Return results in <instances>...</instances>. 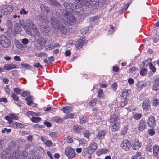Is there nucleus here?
Returning a JSON list of instances; mask_svg holds the SVG:
<instances>
[{"label": "nucleus", "instance_id": "bf43d9fd", "mask_svg": "<svg viewBox=\"0 0 159 159\" xmlns=\"http://www.w3.org/2000/svg\"><path fill=\"white\" fill-rule=\"evenodd\" d=\"M20 14L21 15H26L28 14V12L27 11L25 10L24 8H22V9L20 11Z\"/></svg>", "mask_w": 159, "mask_h": 159}, {"label": "nucleus", "instance_id": "7ed1b4c3", "mask_svg": "<svg viewBox=\"0 0 159 159\" xmlns=\"http://www.w3.org/2000/svg\"><path fill=\"white\" fill-rule=\"evenodd\" d=\"M61 19L62 22L68 25H70L71 22H75L76 20L73 15L70 13L67 15L64 16Z\"/></svg>", "mask_w": 159, "mask_h": 159}, {"label": "nucleus", "instance_id": "c756f323", "mask_svg": "<svg viewBox=\"0 0 159 159\" xmlns=\"http://www.w3.org/2000/svg\"><path fill=\"white\" fill-rule=\"evenodd\" d=\"M133 117L136 120H139L142 117V114L136 112L133 113Z\"/></svg>", "mask_w": 159, "mask_h": 159}, {"label": "nucleus", "instance_id": "680f3d73", "mask_svg": "<svg viewBox=\"0 0 159 159\" xmlns=\"http://www.w3.org/2000/svg\"><path fill=\"white\" fill-rule=\"evenodd\" d=\"M141 153L140 152H136V154L134 155L133 156L134 157H135L137 159L138 157H140L141 156Z\"/></svg>", "mask_w": 159, "mask_h": 159}, {"label": "nucleus", "instance_id": "a211bd4d", "mask_svg": "<svg viewBox=\"0 0 159 159\" xmlns=\"http://www.w3.org/2000/svg\"><path fill=\"white\" fill-rule=\"evenodd\" d=\"M33 97L31 96H28L25 98V100L27 102V104L28 105L34 107L35 105L33 103Z\"/></svg>", "mask_w": 159, "mask_h": 159}, {"label": "nucleus", "instance_id": "393cba45", "mask_svg": "<svg viewBox=\"0 0 159 159\" xmlns=\"http://www.w3.org/2000/svg\"><path fill=\"white\" fill-rule=\"evenodd\" d=\"M26 115L29 118L31 117H32L34 116H37L38 115V113L30 111H28L27 112Z\"/></svg>", "mask_w": 159, "mask_h": 159}, {"label": "nucleus", "instance_id": "e2e57ef3", "mask_svg": "<svg viewBox=\"0 0 159 159\" xmlns=\"http://www.w3.org/2000/svg\"><path fill=\"white\" fill-rule=\"evenodd\" d=\"M128 95V93L127 92H124L122 93V97L125 99L127 98V97Z\"/></svg>", "mask_w": 159, "mask_h": 159}, {"label": "nucleus", "instance_id": "774afa93", "mask_svg": "<svg viewBox=\"0 0 159 159\" xmlns=\"http://www.w3.org/2000/svg\"><path fill=\"white\" fill-rule=\"evenodd\" d=\"M2 80L3 82L5 84H7L9 82V80L7 78H2Z\"/></svg>", "mask_w": 159, "mask_h": 159}, {"label": "nucleus", "instance_id": "c85d7f7f", "mask_svg": "<svg viewBox=\"0 0 159 159\" xmlns=\"http://www.w3.org/2000/svg\"><path fill=\"white\" fill-rule=\"evenodd\" d=\"M72 109L70 106H66L63 108L61 110L64 113H67L70 111H72Z\"/></svg>", "mask_w": 159, "mask_h": 159}, {"label": "nucleus", "instance_id": "8fccbe9b", "mask_svg": "<svg viewBox=\"0 0 159 159\" xmlns=\"http://www.w3.org/2000/svg\"><path fill=\"white\" fill-rule=\"evenodd\" d=\"M97 101V99H94L93 100H91L89 102V104L91 106H94L96 104V102Z\"/></svg>", "mask_w": 159, "mask_h": 159}, {"label": "nucleus", "instance_id": "9d476101", "mask_svg": "<svg viewBox=\"0 0 159 159\" xmlns=\"http://www.w3.org/2000/svg\"><path fill=\"white\" fill-rule=\"evenodd\" d=\"M153 155L157 157V159H159V146L157 145H154L153 147Z\"/></svg>", "mask_w": 159, "mask_h": 159}, {"label": "nucleus", "instance_id": "58836bf2", "mask_svg": "<svg viewBox=\"0 0 159 159\" xmlns=\"http://www.w3.org/2000/svg\"><path fill=\"white\" fill-rule=\"evenodd\" d=\"M11 97L15 101H17L19 100V97L18 96L14 93H12L11 94Z\"/></svg>", "mask_w": 159, "mask_h": 159}, {"label": "nucleus", "instance_id": "f257e3e1", "mask_svg": "<svg viewBox=\"0 0 159 159\" xmlns=\"http://www.w3.org/2000/svg\"><path fill=\"white\" fill-rule=\"evenodd\" d=\"M51 16L50 23L52 26L55 29H57L58 31L61 34H65L66 31V30L65 29L64 26L58 21V18H61V15L59 12H56Z\"/></svg>", "mask_w": 159, "mask_h": 159}, {"label": "nucleus", "instance_id": "6e6552de", "mask_svg": "<svg viewBox=\"0 0 159 159\" xmlns=\"http://www.w3.org/2000/svg\"><path fill=\"white\" fill-rule=\"evenodd\" d=\"M122 148L125 150H128L131 147V143L127 140H124L121 144Z\"/></svg>", "mask_w": 159, "mask_h": 159}, {"label": "nucleus", "instance_id": "0e129e2a", "mask_svg": "<svg viewBox=\"0 0 159 159\" xmlns=\"http://www.w3.org/2000/svg\"><path fill=\"white\" fill-rule=\"evenodd\" d=\"M0 102H3L5 103H6L7 102V100L6 98L2 97L0 98Z\"/></svg>", "mask_w": 159, "mask_h": 159}, {"label": "nucleus", "instance_id": "f3484780", "mask_svg": "<svg viewBox=\"0 0 159 159\" xmlns=\"http://www.w3.org/2000/svg\"><path fill=\"white\" fill-rule=\"evenodd\" d=\"M17 66L16 65L13 64H6L4 65L3 68L6 70H10L11 69H15Z\"/></svg>", "mask_w": 159, "mask_h": 159}, {"label": "nucleus", "instance_id": "c03bdc74", "mask_svg": "<svg viewBox=\"0 0 159 159\" xmlns=\"http://www.w3.org/2000/svg\"><path fill=\"white\" fill-rule=\"evenodd\" d=\"M21 42L23 44L25 45L29 43V40L27 39L24 38L21 40Z\"/></svg>", "mask_w": 159, "mask_h": 159}, {"label": "nucleus", "instance_id": "09e8293b", "mask_svg": "<svg viewBox=\"0 0 159 159\" xmlns=\"http://www.w3.org/2000/svg\"><path fill=\"white\" fill-rule=\"evenodd\" d=\"M149 68L153 72H154L156 71V68L152 63H151L149 65Z\"/></svg>", "mask_w": 159, "mask_h": 159}, {"label": "nucleus", "instance_id": "052dcab7", "mask_svg": "<svg viewBox=\"0 0 159 159\" xmlns=\"http://www.w3.org/2000/svg\"><path fill=\"white\" fill-rule=\"evenodd\" d=\"M29 93V91H24L22 93L21 95L22 97H25L28 95Z\"/></svg>", "mask_w": 159, "mask_h": 159}, {"label": "nucleus", "instance_id": "13d9d810", "mask_svg": "<svg viewBox=\"0 0 159 159\" xmlns=\"http://www.w3.org/2000/svg\"><path fill=\"white\" fill-rule=\"evenodd\" d=\"M117 84L115 83L111 85V88L114 91H116V90Z\"/></svg>", "mask_w": 159, "mask_h": 159}, {"label": "nucleus", "instance_id": "69168bd1", "mask_svg": "<svg viewBox=\"0 0 159 159\" xmlns=\"http://www.w3.org/2000/svg\"><path fill=\"white\" fill-rule=\"evenodd\" d=\"M14 60L16 61H21L20 57L18 56H15L14 57Z\"/></svg>", "mask_w": 159, "mask_h": 159}, {"label": "nucleus", "instance_id": "1a4fd4ad", "mask_svg": "<svg viewBox=\"0 0 159 159\" xmlns=\"http://www.w3.org/2000/svg\"><path fill=\"white\" fill-rule=\"evenodd\" d=\"M146 126V123L145 120H141L137 126L138 129L139 131H143L145 129Z\"/></svg>", "mask_w": 159, "mask_h": 159}, {"label": "nucleus", "instance_id": "ddd939ff", "mask_svg": "<svg viewBox=\"0 0 159 159\" xmlns=\"http://www.w3.org/2000/svg\"><path fill=\"white\" fill-rule=\"evenodd\" d=\"M97 148L96 143L93 142L91 143L88 147L87 149L89 153H92L93 150H94Z\"/></svg>", "mask_w": 159, "mask_h": 159}, {"label": "nucleus", "instance_id": "aec40b11", "mask_svg": "<svg viewBox=\"0 0 159 159\" xmlns=\"http://www.w3.org/2000/svg\"><path fill=\"white\" fill-rule=\"evenodd\" d=\"M105 134V132L104 131H99L96 135L97 138L101 140L104 139V137Z\"/></svg>", "mask_w": 159, "mask_h": 159}, {"label": "nucleus", "instance_id": "49530a36", "mask_svg": "<svg viewBox=\"0 0 159 159\" xmlns=\"http://www.w3.org/2000/svg\"><path fill=\"white\" fill-rule=\"evenodd\" d=\"M21 155L22 158H25L27 157L28 155V153L25 150H23L22 151Z\"/></svg>", "mask_w": 159, "mask_h": 159}, {"label": "nucleus", "instance_id": "2eb2a0df", "mask_svg": "<svg viewBox=\"0 0 159 159\" xmlns=\"http://www.w3.org/2000/svg\"><path fill=\"white\" fill-rule=\"evenodd\" d=\"M86 43V41L83 38L80 39L76 42L75 46L77 48L79 49L82 47L83 45Z\"/></svg>", "mask_w": 159, "mask_h": 159}, {"label": "nucleus", "instance_id": "423d86ee", "mask_svg": "<svg viewBox=\"0 0 159 159\" xmlns=\"http://www.w3.org/2000/svg\"><path fill=\"white\" fill-rule=\"evenodd\" d=\"M13 10V7L12 5H5L2 7L1 12L4 15H7L11 13Z\"/></svg>", "mask_w": 159, "mask_h": 159}, {"label": "nucleus", "instance_id": "f8f14e48", "mask_svg": "<svg viewBox=\"0 0 159 159\" xmlns=\"http://www.w3.org/2000/svg\"><path fill=\"white\" fill-rule=\"evenodd\" d=\"M150 100L146 99L144 100L143 103L142 107L145 110H147L150 107Z\"/></svg>", "mask_w": 159, "mask_h": 159}, {"label": "nucleus", "instance_id": "cd10ccee", "mask_svg": "<svg viewBox=\"0 0 159 159\" xmlns=\"http://www.w3.org/2000/svg\"><path fill=\"white\" fill-rule=\"evenodd\" d=\"M64 6L65 8V9L66 10H68V11L69 12L71 11L72 7L71 5L67 2H65L64 3Z\"/></svg>", "mask_w": 159, "mask_h": 159}, {"label": "nucleus", "instance_id": "5fc2aeb1", "mask_svg": "<svg viewBox=\"0 0 159 159\" xmlns=\"http://www.w3.org/2000/svg\"><path fill=\"white\" fill-rule=\"evenodd\" d=\"M21 66L22 67L27 69H29L30 68V66L27 63H21Z\"/></svg>", "mask_w": 159, "mask_h": 159}, {"label": "nucleus", "instance_id": "e433bc0d", "mask_svg": "<svg viewBox=\"0 0 159 159\" xmlns=\"http://www.w3.org/2000/svg\"><path fill=\"white\" fill-rule=\"evenodd\" d=\"M13 91L17 94H19L21 92V89L18 88H15L13 89Z\"/></svg>", "mask_w": 159, "mask_h": 159}, {"label": "nucleus", "instance_id": "4c0bfd02", "mask_svg": "<svg viewBox=\"0 0 159 159\" xmlns=\"http://www.w3.org/2000/svg\"><path fill=\"white\" fill-rule=\"evenodd\" d=\"M51 3L53 5L56 6H60V5L59 4L58 2H57L56 0H49Z\"/></svg>", "mask_w": 159, "mask_h": 159}, {"label": "nucleus", "instance_id": "864d4df0", "mask_svg": "<svg viewBox=\"0 0 159 159\" xmlns=\"http://www.w3.org/2000/svg\"><path fill=\"white\" fill-rule=\"evenodd\" d=\"M103 91L102 89H100L98 92V98L101 97L103 95Z\"/></svg>", "mask_w": 159, "mask_h": 159}, {"label": "nucleus", "instance_id": "603ef678", "mask_svg": "<svg viewBox=\"0 0 159 159\" xmlns=\"http://www.w3.org/2000/svg\"><path fill=\"white\" fill-rule=\"evenodd\" d=\"M44 144H45L47 146L50 147L52 145V142L51 141L49 140H47L44 143Z\"/></svg>", "mask_w": 159, "mask_h": 159}, {"label": "nucleus", "instance_id": "f03ea898", "mask_svg": "<svg viewBox=\"0 0 159 159\" xmlns=\"http://www.w3.org/2000/svg\"><path fill=\"white\" fill-rule=\"evenodd\" d=\"M26 23V25H24V30L26 32L29 34H31V29H32L34 34L37 36H39L40 33L32 21L29 19L27 20Z\"/></svg>", "mask_w": 159, "mask_h": 159}, {"label": "nucleus", "instance_id": "de8ad7c7", "mask_svg": "<svg viewBox=\"0 0 159 159\" xmlns=\"http://www.w3.org/2000/svg\"><path fill=\"white\" fill-rule=\"evenodd\" d=\"M148 132L150 136H153L155 134V131L153 129H148Z\"/></svg>", "mask_w": 159, "mask_h": 159}, {"label": "nucleus", "instance_id": "4d7b16f0", "mask_svg": "<svg viewBox=\"0 0 159 159\" xmlns=\"http://www.w3.org/2000/svg\"><path fill=\"white\" fill-rule=\"evenodd\" d=\"M84 134L85 137L89 139V136L90 135L89 132V131L85 130L84 131Z\"/></svg>", "mask_w": 159, "mask_h": 159}, {"label": "nucleus", "instance_id": "338daca9", "mask_svg": "<svg viewBox=\"0 0 159 159\" xmlns=\"http://www.w3.org/2000/svg\"><path fill=\"white\" fill-rule=\"evenodd\" d=\"M71 6L72 7V9H76L77 8V5L75 2H73L71 4Z\"/></svg>", "mask_w": 159, "mask_h": 159}, {"label": "nucleus", "instance_id": "4468645a", "mask_svg": "<svg viewBox=\"0 0 159 159\" xmlns=\"http://www.w3.org/2000/svg\"><path fill=\"white\" fill-rule=\"evenodd\" d=\"M9 126L15 129H18L19 128H23L24 127V125L21 123L15 122L13 123H12V124H10Z\"/></svg>", "mask_w": 159, "mask_h": 159}, {"label": "nucleus", "instance_id": "bb28decb", "mask_svg": "<svg viewBox=\"0 0 159 159\" xmlns=\"http://www.w3.org/2000/svg\"><path fill=\"white\" fill-rule=\"evenodd\" d=\"M73 129L76 132L79 133L81 131L82 127L80 125H75L73 126Z\"/></svg>", "mask_w": 159, "mask_h": 159}, {"label": "nucleus", "instance_id": "a878e982", "mask_svg": "<svg viewBox=\"0 0 159 159\" xmlns=\"http://www.w3.org/2000/svg\"><path fill=\"white\" fill-rule=\"evenodd\" d=\"M81 1L80 3L78 2L79 4H84L85 6L88 7L91 4V1L90 0H80Z\"/></svg>", "mask_w": 159, "mask_h": 159}, {"label": "nucleus", "instance_id": "79ce46f5", "mask_svg": "<svg viewBox=\"0 0 159 159\" xmlns=\"http://www.w3.org/2000/svg\"><path fill=\"white\" fill-rule=\"evenodd\" d=\"M61 12L62 14L63 15V16L67 15L69 13V12L68 11V10H66V9L63 10L61 9Z\"/></svg>", "mask_w": 159, "mask_h": 159}, {"label": "nucleus", "instance_id": "c9c22d12", "mask_svg": "<svg viewBox=\"0 0 159 159\" xmlns=\"http://www.w3.org/2000/svg\"><path fill=\"white\" fill-rule=\"evenodd\" d=\"M147 70L145 68H143L141 69L140 72V75L143 76H145L147 74Z\"/></svg>", "mask_w": 159, "mask_h": 159}, {"label": "nucleus", "instance_id": "f704fd0d", "mask_svg": "<svg viewBox=\"0 0 159 159\" xmlns=\"http://www.w3.org/2000/svg\"><path fill=\"white\" fill-rule=\"evenodd\" d=\"M4 89L6 93L9 96L10 95V89L9 88V86L8 85H6L4 87Z\"/></svg>", "mask_w": 159, "mask_h": 159}, {"label": "nucleus", "instance_id": "3c124183", "mask_svg": "<svg viewBox=\"0 0 159 159\" xmlns=\"http://www.w3.org/2000/svg\"><path fill=\"white\" fill-rule=\"evenodd\" d=\"M153 103L155 106H156L159 103V100L157 98H154Z\"/></svg>", "mask_w": 159, "mask_h": 159}, {"label": "nucleus", "instance_id": "473e14b6", "mask_svg": "<svg viewBox=\"0 0 159 159\" xmlns=\"http://www.w3.org/2000/svg\"><path fill=\"white\" fill-rule=\"evenodd\" d=\"M46 43V41L43 38H40V48L41 47L43 48L45 46Z\"/></svg>", "mask_w": 159, "mask_h": 159}, {"label": "nucleus", "instance_id": "2f4dec72", "mask_svg": "<svg viewBox=\"0 0 159 159\" xmlns=\"http://www.w3.org/2000/svg\"><path fill=\"white\" fill-rule=\"evenodd\" d=\"M74 114L73 113H70L66 115L65 116L64 119H72L73 118L74 116Z\"/></svg>", "mask_w": 159, "mask_h": 159}, {"label": "nucleus", "instance_id": "a18cd8bd", "mask_svg": "<svg viewBox=\"0 0 159 159\" xmlns=\"http://www.w3.org/2000/svg\"><path fill=\"white\" fill-rule=\"evenodd\" d=\"M56 134L55 132H49V135L52 138L54 139L56 137Z\"/></svg>", "mask_w": 159, "mask_h": 159}, {"label": "nucleus", "instance_id": "5701e85b", "mask_svg": "<svg viewBox=\"0 0 159 159\" xmlns=\"http://www.w3.org/2000/svg\"><path fill=\"white\" fill-rule=\"evenodd\" d=\"M120 127V124L118 122H116L111 126V130L112 131H115L118 130Z\"/></svg>", "mask_w": 159, "mask_h": 159}, {"label": "nucleus", "instance_id": "7c9ffc66", "mask_svg": "<svg viewBox=\"0 0 159 159\" xmlns=\"http://www.w3.org/2000/svg\"><path fill=\"white\" fill-rule=\"evenodd\" d=\"M30 120L33 122L38 123L40 121V117L34 116L31 117Z\"/></svg>", "mask_w": 159, "mask_h": 159}, {"label": "nucleus", "instance_id": "39448f33", "mask_svg": "<svg viewBox=\"0 0 159 159\" xmlns=\"http://www.w3.org/2000/svg\"><path fill=\"white\" fill-rule=\"evenodd\" d=\"M9 115L11 117L7 116H6L5 117V119L8 121V124H12L13 122V119L16 120H19V117L18 114L13 113L9 114Z\"/></svg>", "mask_w": 159, "mask_h": 159}, {"label": "nucleus", "instance_id": "6ab92c4d", "mask_svg": "<svg viewBox=\"0 0 159 159\" xmlns=\"http://www.w3.org/2000/svg\"><path fill=\"white\" fill-rule=\"evenodd\" d=\"M153 89L155 91L159 90V77L156 79L153 84Z\"/></svg>", "mask_w": 159, "mask_h": 159}, {"label": "nucleus", "instance_id": "6e6d98bb", "mask_svg": "<svg viewBox=\"0 0 159 159\" xmlns=\"http://www.w3.org/2000/svg\"><path fill=\"white\" fill-rule=\"evenodd\" d=\"M67 142L71 143L73 142V140L72 137L70 136H68L66 139Z\"/></svg>", "mask_w": 159, "mask_h": 159}, {"label": "nucleus", "instance_id": "dca6fc26", "mask_svg": "<svg viewBox=\"0 0 159 159\" xmlns=\"http://www.w3.org/2000/svg\"><path fill=\"white\" fill-rule=\"evenodd\" d=\"M156 121L153 116L151 117L148 119V124L151 127H154L156 125Z\"/></svg>", "mask_w": 159, "mask_h": 159}, {"label": "nucleus", "instance_id": "a19ab883", "mask_svg": "<svg viewBox=\"0 0 159 159\" xmlns=\"http://www.w3.org/2000/svg\"><path fill=\"white\" fill-rule=\"evenodd\" d=\"M138 70V68L136 67L133 66L131 67L129 70V73H133Z\"/></svg>", "mask_w": 159, "mask_h": 159}, {"label": "nucleus", "instance_id": "9b49d317", "mask_svg": "<svg viewBox=\"0 0 159 159\" xmlns=\"http://www.w3.org/2000/svg\"><path fill=\"white\" fill-rule=\"evenodd\" d=\"M141 143H139L137 139H135L132 143V148L135 150L138 149L141 146Z\"/></svg>", "mask_w": 159, "mask_h": 159}, {"label": "nucleus", "instance_id": "72a5a7b5", "mask_svg": "<svg viewBox=\"0 0 159 159\" xmlns=\"http://www.w3.org/2000/svg\"><path fill=\"white\" fill-rule=\"evenodd\" d=\"M128 129V128L127 126H125L122 129L121 135L123 136L125 135L127 132Z\"/></svg>", "mask_w": 159, "mask_h": 159}, {"label": "nucleus", "instance_id": "37998d69", "mask_svg": "<svg viewBox=\"0 0 159 159\" xmlns=\"http://www.w3.org/2000/svg\"><path fill=\"white\" fill-rule=\"evenodd\" d=\"M152 145L150 143L149 144L148 143V145L146 147V150L147 151L151 152L152 150L151 147Z\"/></svg>", "mask_w": 159, "mask_h": 159}, {"label": "nucleus", "instance_id": "20e7f679", "mask_svg": "<svg viewBox=\"0 0 159 159\" xmlns=\"http://www.w3.org/2000/svg\"><path fill=\"white\" fill-rule=\"evenodd\" d=\"M0 44L4 48H7L11 44V41L9 39L4 35H0Z\"/></svg>", "mask_w": 159, "mask_h": 159}, {"label": "nucleus", "instance_id": "ea45409f", "mask_svg": "<svg viewBox=\"0 0 159 159\" xmlns=\"http://www.w3.org/2000/svg\"><path fill=\"white\" fill-rule=\"evenodd\" d=\"M80 123L83 124L86 121L87 118L83 116L80 117Z\"/></svg>", "mask_w": 159, "mask_h": 159}, {"label": "nucleus", "instance_id": "b1692460", "mask_svg": "<svg viewBox=\"0 0 159 159\" xmlns=\"http://www.w3.org/2000/svg\"><path fill=\"white\" fill-rule=\"evenodd\" d=\"M119 119L118 116L115 114H113L110 117V122H114L118 120Z\"/></svg>", "mask_w": 159, "mask_h": 159}, {"label": "nucleus", "instance_id": "4be33fe9", "mask_svg": "<svg viewBox=\"0 0 159 159\" xmlns=\"http://www.w3.org/2000/svg\"><path fill=\"white\" fill-rule=\"evenodd\" d=\"M9 154L10 152H7V150H6L2 152L1 157L2 159H6L8 157Z\"/></svg>", "mask_w": 159, "mask_h": 159}, {"label": "nucleus", "instance_id": "0eeeda50", "mask_svg": "<svg viewBox=\"0 0 159 159\" xmlns=\"http://www.w3.org/2000/svg\"><path fill=\"white\" fill-rule=\"evenodd\" d=\"M65 154L69 159L74 158L76 155L74 150L70 146L67 147L65 148Z\"/></svg>", "mask_w": 159, "mask_h": 159}, {"label": "nucleus", "instance_id": "412c9836", "mask_svg": "<svg viewBox=\"0 0 159 159\" xmlns=\"http://www.w3.org/2000/svg\"><path fill=\"white\" fill-rule=\"evenodd\" d=\"M40 9L42 12H43L44 14H48V13L50 12H51V13L52 12V11L49 10L48 7L44 5H42L40 6Z\"/></svg>", "mask_w": 159, "mask_h": 159}]
</instances>
